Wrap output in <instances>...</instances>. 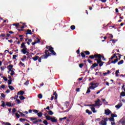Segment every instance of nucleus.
I'll list each match as a JSON object with an SVG mask.
<instances>
[{
    "instance_id": "f257e3e1",
    "label": "nucleus",
    "mask_w": 125,
    "mask_h": 125,
    "mask_svg": "<svg viewBox=\"0 0 125 125\" xmlns=\"http://www.w3.org/2000/svg\"><path fill=\"white\" fill-rule=\"evenodd\" d=\"M113 56L114 57V58H116V59H115L114 61H112L111 63L112 64H116V63H117L119 60H121V57L122 56V55L119 53H117L114 54Z\"/></svg>"
},
{
    "instance_id": "f03ea898",
    "label": "nucleus",
    "mask_w": 125,
    "mask_h": 125,
    "mask_svg": "<svg viewBox=\"0 0 125 125\" xmlns=\"http://www.w3.org/2000/svg\"><path fill=\"white\" fill-rule=\"evenodd\" d=\"M7 69L8 70V73L9 74L11 72L10 75L11 76H13L15 74V72L14 71H13V65L12 64H10L7 66Z\"/></svg>"
},
{
    "instance_id": "7ed1b4c3",
    "label": "nucleus",
    "mask_w": 125,
    "mask_h": 125,
    "mask_svg": "<svg viewBox=\"0 0 125 125\" xmlns=\"http://www.w3.org/2000/svg\"><path fill=\"white\" fill-rule=\"evenodd\" d=\"M49 50H45V55H43L42 56V58L46 59L48 57V56H50L51 54L49 53Z\"/></svg>"
},
{
    "instance_id": "20e7f679",
    "label": "nucleus",
    "mask_w": 125,
    "mask_h": 125,
    "mask_svg": "<svg viewBox=\"0 0 125 125\" xmlns=\"http://www.w3.org/2000/svg\"><path fill=\"white\" fill-rule=\"evenodd\" d=\"M107 122H108V118H104V120H102L100 123V125H107Z\"/></svg>"
},
{
    "instance_id": "39448f33",
    "label": "nucleus",
    "mask_w": 125,
    "mask_h": 125,
    "mask_svg": "<svg viewBox=\"0 0 125 125\" xmlns=\"http://www.w3.org/2000/svg\"><path fill=\"white\" fill-rule=\"evenodd\" d=\"M34 42L32 43V45H35L36 43H39V42H41V40L39 39L38 37H35L34 39Z\"/></svg>"
},
{
    "instance_id": "423d86ee",
    "label": "nucleus",
    "mask_w": 125,
    "mask_h": 125,
    "mask_svg": "<svg viewBox=\"0 0 125 125\" xmlns=\"http://www.w3.org/2000/svg\"><path fill=\"white\" fill-rule=\"evenodd\" d=\"M49 50L50 52H51V53L50 54L51 55H54V56H55L56 55V53L55 52V51H54L53 50V47H51L49 49Z\"/></svg>"
},
{
    "instance_id": "0eeeda50",
    "label": "nucleus",
    "mask_w": 125,
    "mask_h": 125,
    "mask_svg": "<svg viewBox=\"0 0 125 125\" xmlns=\"http://www.w3.org/2000/svg\"><path fill=\"white\" fill-rule=\"evenodd\" d=\"M95 58H98V59L101 61V58H102V55L100 54H97L95 55Z\"/></svg>"
},
{
    "instance_id": "6e6552de",
    "label": "nucleus",
    "mask_w": 125,
    "mask_h": 125,
    "mask_svg": "<svg viewBox=\"0 0 125 125\" xmlns=\"http://www.w3.org/2000/svg\"><path fill=\"white\" fill-rule=\"evenodd\" d=\"M104 114H105L106 116H108L109 114H112V111L109 110V109H107L104 110Z\"/></svg>"
},
{
    "instance_id": "1a4fd4ad",
    "label": "nucleus",
    "mask_w": 125,
    "mask_h": 125,
    "mask_svg": "<svg viewBox=\"0 0 125 125\" xmlns=\"http://www.w3.org/2000/svg\"><path fill=\"white\" fill-rule=\"evenodd\" d=\"M51 122L52 123H57V119L55 117H53L51 118Z\"/></svg>"
},
{
    "instance_id": "9d476101",
    "label": "nucleus",
    "mask_w": 125,
    "mask_h": 125,
    "mask_svg": "<svg viewBox=\"0 0 125 125\" xmlns=\"http://www.w3.org/2000/svg\"><path fill=\"white\" fill-rule=\"evenodd\" d=\"M88 106H89V107H96V106H101V104H88Z\"/></svg>"
},
{
    "instance_id": "9b49d317",
    "label": "nucleus",
    "mask_w": 125,
    "mask_h": 125,
    "mask_svg": "<svg viewBox=\"0 0 125 125\" xmlns=\"http://www.w3.org/2000/svg\"><path fill=\"white\" fill-rule=\"evenodd\" d=\"M97 66H98V63H96V62H95L91 66L90 68L94 69L95 67H97Z\"/></svg>"
},
{
    "instance_id": "f8f14e48",
    "label": "nucleus",
    "mask_w": 125,
    "mask_h": 125,
    "mask_svg": "<svg viewBox=\"0 0 125 125\" xmlns=\"http://www.w3.org/2000/svg\"><path fill=\"white\" fill-rule=\"evenodd\" d=\"M21 52L23 54H26L27 53V48L24 47L21 50Z\"/></svg>"
},
{
    "instance_id": "ddd939ff",
    "label": "nucleus",
    "mask_w": 125,
    "mask_h": 125,
    "mask_svg": "<svg viewBox=\"0 0 125 125\" xmlns=\"http://www.w3.org/2000/svg\"><path fill=\"white\" fill-rule=\"evenodd\" d=\"M90 109H91V111L93 112V113H96V112H97V111L96 110V109H95V107H94L93 106L90 107Z\"/></svg>"
},
{
    "instance_id": "4468645a",
    "label": "nucleus",
    "mask_w": 125,
    "mask_h": 125,
    "mask_svg": "<svg viewBox=\"0 0 125 125\" xmlns=\"http://www.w3.org/2000/svg\"><path fill=\"white\" fill-rule=\"evenodd\" d=\"M122 106H123V104L122 103H120V104H118L117 105H116L115 106V107L117 108V109H120V108H121V107H122Z\"/></svg>"
},
{
    "instance_id": "2eb2a0df",
    "label": "nucleus",
    "mask_w": 125,
    "mask_h": 125,
    "mask_svg": "<svg viewBox=\"0 0 125 125\" xmlns=\"http://www.w3.org/2000/svg\"><path fill=\"white\" fill-rule=\"evenodd\" d=\"M40 58V57L39 56H36L35 57L32 58V59L34 60V61H37Z\"/></svg>"
},
{
    "instance_id": "dca6fc26",
    "label": "nucleus",
    "mask_w": 125,
    "mask_h": 125,
    "mask_svg": "<svg viewBox=\"0 0 125 125\" xmlns=\"http://www.w3.org/2000/svg\"><path fill=\"white\" fill-rule=\"evenodd\" d=\"M18 113H19L20 114V115H21L22 116V117H23V118H27V115L24 114L23 113H22L20 111H18Z\"/></svg>"
},
{
    "instance_id": "f3484780",
    "label": "nucleus",
    "mask_w": 125,
    "mask_h": 125,
    "mask_svg": "<svg viewBox=\"0 0 125 125\" xmlns=\"http://www.w3.org/2000/svg\"><path fill=\"white\" fill-rule=\"evenodd\" d=\"M53 95L55 96V99H57L58 95L57 94V93H56V91L54 92Z\"/></svg>"
},
{
    "instance_id": "a211bd4d",
    "label": "nucleus",
    "mask_w": 125,
    "mask_h": 125,
    "mask_svg": "<svg viewBox=\"0 0 125 125\" xmlns=\"http://www.w3.org/2000/svg\"><path fill=\"white\" fill-rule=\"evenodd\" d=\"M97 86H98V84H97L96 86H90L89 87L90 89H94L95 88H96V87H97Z\"/></svg>"
},
{
    "instance_id": "6ab92c4d",
    "label": "nucleus",
    "mask_w": 125,
    "mask_h": 125,
    "mask_svg": "<svg viewBox=\"0 0 125 125\" xmlns=\"http://www.w3.org/2000/svg\"><path fill=\"white\" fill-rule=\"evenodd\" d=\"M24 92L23 91H20L18 92V95H23L24 94Z\"/></svg>"
},
{
    "instance_id": "aec40b11",
    "label": "nucleus",
    "mask_w": 125,
    "mask_h": 125,
    "mask_svg": "<svg viewBox=\"0 0 125 125\" xmlns=\"http://www.w3.org/2000/svg\"><path fill=\"white\" fill-rule=\"evenodd\" d=\"M85 112L87 114H88V115H91V114H92V112L90 111H89V110L88 109H86L85 110Z\"/></svg>"
},
{
    "instance_id": "412c9836",
    "label": "nucleus",
    "mask_w": 125,
    "mask_h": 125,
    "mask_svg": "<svg viewBox=\"0 0 125 125\" xmlns=\"http://www.w3.org/2000/svg\"><path fill=\"white\" fill-rule=\"evenodd\" d=\"M37 115L38 116V117H39V118H41L42 116V112H38Z\"/></svg>"
},
{
    "instance_id": "4be33fe9",
    "label": "nucleus",
    "mask_w": 125,
    "mask_h": 125,
    "mask_svg": "<svg viewBox=\"0 0 125 125\" xmlns=\"http://www.w3.org/2000/svg\"><path fill=\"white\" fill-rule=\"evenodd\" d=\"M89 58H90V59H94L95 58V55H92L89 56Z\"/></svg>"
},
{
    "instance_id": "5701e85b",
    "label": "nucleus",
    "mask_w": 125,
    "mask_h": 125,
    "mask_svg": "<svg viewBox=\"0 0 125 125\" xmlns=\"http://www.w3.org/2000/svg\"><path fill=\"white\" fill-rule=\"evenodd\" d=\"M111 117L113 118H117V117H118V115H117V114H116L113 113V114H111Z\"/></svg>"
},
{
    "instance_id": "b1692460",
    "label": "nucleus",
    "mask_w": 125,
    "mask_h": 125,
    "mask_svg": "<svg viewBox=\"0 0 125 125\" xmlns=\"http://www.w3.org/2000/svg\"><path fill=\"white\" fill-rule=\"evenodd\" d=\"M52 117L50 116L47 115L46 116V120H47V121H51Z\"/></svg>"
},
{
    "instance_id": "393cba45",
    "label": "nucleus",
    "mask_w": 125,
    "mask_h": 125,
    "mask_svg": "<svg viewBox=\"0 0 125 125\" xmlns=\"http://www.w3.org/2000/svg\"><path fill=\"white\" fill-rule=\"evenodd\" d=\"M6 106H8L9 107H11L12 105H11V103H10L9 102H6Z\"/></svg>"
},
{
    "instance_id": "a878e982",
    "label": "nucleus",
    "mask_w": 125,
    "mask_h": 125,
    "mask_svg": "<svg viewBox=\"0 0 125 125\" xmlns=\"http://www.w3.org/2000/svg\"><path fill=\"white\" fill-rule=\"evenodd\" d=\"M108 120L110 121V122H115V119H114L113 117L109 118Z\"/></svg>"
},
{
    "instance_id": "bb28decb",
    "label": "nucleus",
    "mask_w": 125,
    "mask_h": 125,
    "mask_svg": "<svg viewBox=\"0 0 125 125\" xmlns=\"http://www.w3.org/2000/svg\"><path fill=\"white\" fill-rule=\"evenodd\" d=\"M43 124L45 125H48V122H47V120H45L43 121Z\"/></svg>"
},
{
    "instance_id": "cd10ccee",
    "label": "nucleus",
    "mask_w": 125,
    "mask_h": 125,
    "mask_svg": "<svg viewBox=\"0 0 125 125\" xmlns=\"http://www.w3.org/2000/svg\"><path fill=\"white\" fill-rule=\"evenodd\" d=\"M70 29L71 30H72V31H74V30H75V29H76V26L75 25H71L70 26Z\"/></svg>"
},
{
    "instance_id": "c85d7f7f",
    "label": "nucleus",
    "mask_w": 125,
    "mask_h": 125,
    "mask_svg": "<svg viewBox=\"0 0 125 125\" xmlns=\"http://www.w3.org/2000/svg\"><path fill=\"white\" fill-rule=\"evenodd\" d=\"M119 73H120V70H116L115 73L116 77H119V74H118Z\"/></svg>"
},
{
    "instance_id": "c756f323",
    "label": "nucleus",
    "mask_w": 125,
    "mask_h": 125,
    "mask_svg": "<svg viewBox=\"0 0 125 125\" xmlns=\"http://www.w3.org/2000/svg\"><path fill=\"white\" fill-rule=\"evenodd\" d=\"M123 63L124 60H122L118 62V65H122V64H123Z\"/></svg>"
},
{
    "instance_id": "7c9ffc66",
    "label": "nucleus",
    "mask_w": 125,
    "mask_h": 125,
    "mask_svg": "<svg viewBox=\"0 0 125 125\" xmlns=\"http://www.w3.org/2000/svg\"><path fill=\"white\" fill-rule=\"evenodd\" d=\"M21 48H24V47H26V46H25V43L22 42L21 44Z\"/></svg>"
},
{
    "instance_id": "2f4dec72",
    "label": "nucleus",
    "mask_w": 125,
    "mask_h": 125,
    "mask_svg": "<svg viewBox=\"0 0 125 125\" xmlns=\"http://www.w3.org/2000/svg\"><path fill=\"white\" fill-rule=\"evenodd\" d=\"M90 84L92 86H96V85H97V83H90Z\"/></svg>"
},
{
    "instance_id": "473e14b6",
    "label": "nucleus",
    "mask_w": 125,
    "mask_h": 125,
    "mask_svg": "<svg viewBox=\"0 0 125 125\" xmlns=\"http://www.w3.org/2000/svg\"><path fill=\"white\" fill-rule=\"evenodd\" d=\"M38 98H39L40 99H42V94H39L38 95Z\"/></svg>"
},
{
    "instance_id": "72a5a7b5",
    "label": "nucleus",
    "mask_w": 125,
    "mask_h": 125,
    "mask_svg": "<svg viewBox=\"0 0 125 125\" xmlns=\"http://www.w3.org/2000/svg\"><path fill=\"white\" fill-rule=\"evenodd\" d=\"M2 104L1 105V107H5V103L3 101H2L1 102Z\"/></svg>"
},
{
    "instance_id": "f704fd0d",
    "label": "nucleus",
    "mask_w": 125,
    "mask_h": 125,
    "mask_svg": "<svg viewBox=\"0 0 125 125\" xmlns=\"http://www.w3.org/2000/svg\"><path fill=\"white\" fill-rule=\"evenodd\" d=\"M8 87H9V89H10L11 90H14V87H13V86H12L11 85H9Z\"/></svg>"
},
{
    "instance_id": "c9c22d12",
    "label": "nucleus",
    "mask_w": 125,
    "mask_h": 125,
    "mask_svg": "<svg viewBox=\"0 0 125 125\" xmlns=\"http://www.w3.org/2000/svg\"><path fill=\"white\" fill-rule=\"evenodd\" d=\"M31 42H32V40L31 39H28V41L27 42V44H28V45H30V43H31Z\"/></svg>"
},
{
    "instance_id": "e433bc0d",
    "label": "nucleus",
    "mask_w": 125,
    "mask_h": 125,
    "mask_svg": "<svg viewBox=\"0 0 125 125\" xmlns=\"http://www.w3.org/2000/svg\"><path fill=\"white\" fill-rule=\"evenodd\" d=\"M19 98L21 99V100H24V99H25V97L22 95L20 96Z\"/></svg>"
},
{
    "instance_id": "4c0bfd02",
    "label": "nucleus",
    "mask_w": 125,
    "mask_h": 125,
    "mask_svg": "<svg viewBox=\"0 0 125 125\" xmlns=\"http://www.w3.org/2000/svg\"><path fill=\"white\" fill-rule=\"evenodd\" d=\"M84 53H85L86 55H89V54H90V52L88 51H84Z\"/></svg>"
},
{
    "instance_id": "58836bf2",
    "label": "nucleus",
    "mask_w": 125,
    "mask_h": 125,
    "mask_svg": "<svg viewBox=\"0 0 125 125\" xmlns=\"http://www.w3.org/2000/svg\"><path fill=\"white\" fill-rule=\"evenodd\" d=\"M48 114L52 115L53 114V112H52V111H51V110H49L48 111Z\"/></svg>"
},
{
    "instance_id": "ea45409f",
    "label": "nucleus",
    "mask_w": 125,
    "mask_h": 125,
    "mask_svg": "<svg viewBox=\"0 0 125 125\" xmlns=\"http://www.w3.org/2000/svg\"><path fill=\"white\" fill-rule=\"evenodd\" d=\"M121 96H125V92H122L120 94V97H121Z\"/></svg>"
},
{
    "instance_id": "a19ab883",
    "label": "nucleus",
    "mask_w": 125,
    "mask_h": 125,
    "mask_svg": "<svg viewBox=\"0 0 125 125\" xmlns=\"http://www.w3.org/2000/svg\"><path fill=\"white\" fill-rule=\"evenodd\" d=\"M32 31L31 30L28 29L27 31L26 35L30 34L31 35Z\"/></svg>"
},
{
    "instance_id": "79ce46f5",
    "label": "nucleus",
    "mask_w": 125,
    "mask_h": 125,
    "mask_svg": "<svg viewBox=\"0 0 125 125\" xmlns=\"http://www.w3.org/2000/svg\"><path fill=\"white\" fill-rule=\"evenodd\" d=\"M94 60L97 61V64H99V63H100V62H101V61H100L98 59H95Z\"/></svg>"
},
{
    "instance_id": "37998d69",
    "label": "nucleus",
    "mask_w": 125,
    "mask_h": 125,
    "mask_svg": "<svg viewBox=\"0 0 125 125\" xmlns=\"http://www.w3.org/2000/svg\"><path fill=\"white\" fill-rule=\"evenodd\" d=\"M103 89H104V88H103L101 89L100 90H99L96 93V94H99V93H100V92H101V91H102V90H103Z\"/></svg>"
},
{
    "instance_id": "c03bdc74",
    "label": "nucleus",
    "mask_w": 125,
    "mask_h": 125,
    "mask_svg": "<svg viewBox=\"0 0 125 125\" xmlns=\"http://www.w3.org/2000/svg\"><path fill=\"white\" fill-rule=\"evenodd\" d=\"M42 56L40 58H39L38 61L39 62H42V59H44V58H42Z\"/></svg>"
},
{
    "instance_id": "a18cd8bd",
    "label": "nucleus",
    "mask_w": 125,
    "mask_h": 125,
    "mask_svg": "<svg viewBox=\"0 0 125 125\" xmlns=\"http://www.w3.org/2000/svg\"><path fill=\"white\" fill-rule=\"evenodd\" d=\"M99 65L100 67H102V66H103V62H102V61H101V62H100V63H99Z\"/></svg>"
},
{
    "instance_id": "49530a36",
    "label": "nucleus",
    "mask_w": 125,
    "mask_h": 125,
    "mask_svg": "<svg viewBox=\"0 0 125 125\" xmlns=\"http://www.w3.org/2000/svg\"><path fill=\"white\" fill-rule=\"evenodd\" d=\"M99 102H100V99H98L97 101H96L95 102V103L96 104H100L99 103Z\"/></svg>"
},
{
    "instance_id": "de8ad7c7",
    "label": "nucleus",
    "mask_w": 125,
    "mask_h": 125,
    "mask_svg": "<svg viewBox=\"0 0 125 125\" xmlns=\"http://www.w3.org/2000/svg\"><path fill=\"white\" fill-rule=\"evenodd\" d=\"M67 117H64L63 118H60V121H62V120H66Z\"/></svg>"
},
{
    "instance_id": "09e8293b",
    "label": "nucleus",
    "mask_w": 125,
    "mask_h": 125,
    "mask_svg": "<svg viewBox=\"0 0 125 125\" xmlns=\"http://www.w3.org/2000/svg\"><path fill=\"white\" fill-rule=\"evenodd\" d=\"M3 125H11V124L8 122L3 123Z\"/></svg>"
},
{
    "instance_id": "8fccbe9b",
    "label": "nucleus",
    "mask_w": 125,
    "mask_h": 125,
    "mask_svg": "<svg viewBox=\"0 0 125 125\" xmlns=\"http://www.w3.org/2000/svg\"><path fill=\"white\" fill-rule=\"evenodd\" d=\"M84 65V64L83 63H80V64H79L80 68H83V67Z\"/></svg>"
},
{
    "instance_id": "3c124183",
    "label": "nucleus",
    "mask_w": 125,
    "mask_h": 125,
    "mask_svg": "<svg viewBox=\"0 0 125 125\" xmlns=\"http://www.w3.org/2000/svg\"><path fill=\"white\" fill-rule=\"evenodd\" d=\"M16 117L18 118V119H19L20 118V115H19V114H18V113H16Z\"/></svg>"
},
{
    "instance_id": "603ef678",
    "label": "nucleus",
    "mask_w": 125,
    "mask_h": 125,
    "mask_svg": "<svg viewBox=\"0 0 125 125\" xmlns=\"http://www.w3.org/2000/svg\"><path fill=\"white\" fill-rule=\"evenodd\" d=\"M90 88H89H89H87L86 93H87V94L90 93Z\"/></svg>"
},
{
    "instance_id": "864d4df0",
    "label": "nucleus",
    "mask_w": 125,
    "mask_h": 125,
    "mask_svg": "<svg viewBox=\"0 0 125 125\" xmlns=\"http://www.w3.org/2000/svg\"><path fill=\"white\" fill-rule=\"evenodd\" d=\"M81 56L83 58H84V57H85V55L83 53H81Z\"/></svg>"
},
{
    "instance_id": "5fc2aeb1",
    "label": "nucleus",
    "mask_w": 125,
    "mask_h": 125,
    "mask_svg": "<svg viewBox=\"0 0 125 125\" xmlns=\"http://www.w3.org/2000/svg\"><path fill=\"white\" fill-rule=\"evenodd\" d=\"M13 26H15L16 27H18V26H19V23H14L13 24Z\"/></svg>"
},
{
    "instance_id": "6e6d98bb",
    "label": "nucleus",
    "mask_w": 125,
    "mask_h": 125,
    "mask_svg": "<svg viewBox=\"0 0 125 125\" xmlns=\"http://www.w3.org/2000/svg\"><path fill=\"white\" fill-rule=\"evenodd\" d=\"M33 112H34V113H35L36 114H38V113H39V110H38L37 109H34Z\"/></svg>"
},
{
    "instance_id": "4d7b16f0",
    "label": "nucleus",
    "mask_w": 125,
    "mask_h": 125,
    "mask_svg": "<svg viewBox=\"0 0 125 125\" xmlns=\"http://www.w3.org/2000/svg\"><path fill=\"white\" fill-rule=\"evenodd\" d=\"M11 83H12V81L11 80H9L8 81V84L9 85L10 84H11Z\"/></svg>"
},
{
    "instance_id": "13d9d810",
    "label": "nucleus",
    "mask_w": 125,
    "mask_h": 125,
    "mask_svg": "<svg viewBox=\"0 0 125 125\" xmlns=\"http://www.w3.org/2000/svg\"><path fill=\"white\" fill-rule=\"evenodd\" d=\"M87 61L88 62V63H89V64L92 63V61L91 60H90V59H88Z\"/></svg>"
},
{
    "instance_id": "bf43d9fd",
    "label": "nucleus",
    "mask_w": 125,
    "mask_h": 125,
    "mask_svg": "<svg viewBox=\"0 0 125 125\" xmlns=\"http://www.w3.org/2000/svg\"><path fill=\"white\" fill-rule=\"evenodd\" d=\"M20 121H21V122H25L26 121V119H23V118H21L20 119Z\"/></svg>"
},
{
    "instance_id": "052dcab7",
    "label": "nucleus",
    "mask_w": 125,
    "mask_h": 125,
    "mask_svg": "<svg viewBox=\"0 0 125 125\" xmlns=\"http://www.w3.org/2000/svg\"><path fill=\"white\" fill-rule=\"evenodd\" d=\"M1 97H2L3 98H5V95H4V94H3V93H1Z\"/></svg>"
},
{
    "instance_id": "680f3d73",
    "label": "nucleus",
    "mask_w": 125,
    "mask_h": 125,
    "mask_svg": "<svg viewBox=\"0 0 125 125\" xmlns=\"http://www.w3.org/2000/svg\"><path fill=\"white\" fill-rule=\"evenodd\" d=\"M16 102H17V104H20V103H21V102L20 101V100H17Z\"/></svg>"
},
{
    "instance_id": "e2e57ef3",
    "label": "nucleus",
    "mask_w": 125,
    "mask_h": 125,
    "mask_svg": "<svg viewBox=\"0 0 125 125\" xmlns=\"http://www.w3.org/2000/svg\"><path fill=\"white\" fill-rule=\"evenodd\" d=\"M51 47H52L51 46H48V45L46 46V48L47 49H49V48H51Z\"/></svg>"
},
{
    "instance_id": "0e129e2a",
    "label": "nucleus",
    "mask_w": 125,
    "mask_h": 125,
    "mask_svg": "<svg viewBox=\"0 0 125 125\" xmlns=\"http://www.w3.org/2000/svg\"><path fill=\"white\" fill-rule=\"evenodd\" d=\"M49 106H47L46 108H44V110H50Z\"/></svg>"
},
{
    "instance_id": "69168bd1",
    "label": "nucleus",
    "mask_w": 125,
    "mask_h": 125,
    "mask_svg": "<svg viewBox=\"0 0 125 125\" xmlns=\"http://www.w3.org/2000/svg\"><path fill=\"white\" fill-rule=\"evenodd\" d=\"M20 65H21V66H22V67H23V66L24 65V63H23L22 62H20Z\"/></svg>"
},
{
    "instance_id": "338daca9",
    "label": "nucleus",
    "mask_w": 125,
    "mask_h": 125,
    "mask_svg": "<svg viewBox=\"0 0 125 125\" xmlns=\"http://www.w3.org/2000/svg\"><path fill=\"white\" fill-rule=\"evenodd\" d=\"M23 59H21L22 61H24V59H26V58H27V57H26V56H24L23 57Z\"/></svg>"
},
{
    "instance_id": "774afa93",
    "label": "nucleus",
    "mask_w": 125,
    "mask_h": 125,
    "mask_svg": "<svg viewBox=\"0 0 125 125\" xmlns=\"http://www.w3.org/2000/svg\"><path fill=\"white\" fill-rule=\"evenodd\" d=\"M121 124L122 125H125V120L123 121Z\"/></svg>"
}]
</instances>
